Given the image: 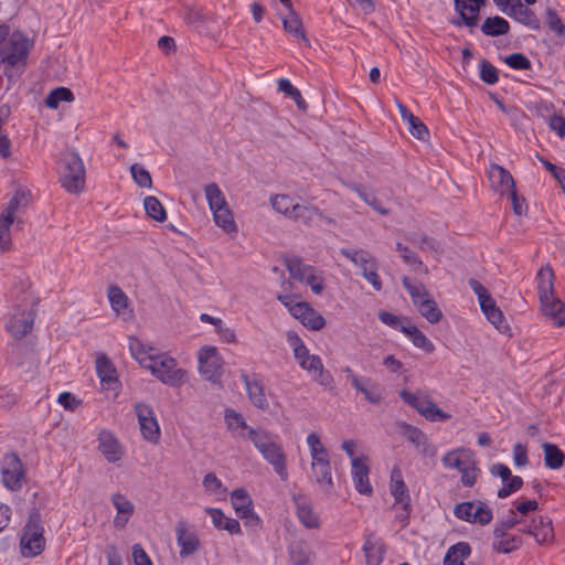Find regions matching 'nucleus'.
<instances>
[{"mask_svg": "<svg viewBox=\"0 0 565 565\" xmlns=\"http://www.w3.org/2000/svg\"><path fill=\"white\" fill-rule=\"evenodd\" d=\"M32 47L33 41L23 32L17 30L9 35L0 47V58L6 76L12 77L25 67Z\"/></svg>", "mask_w": 565, "mask_h": 565, "instance_id": "1", "label": "nucleus"}, {"mask_svg": "<svg viewBox=\"0 0 565 565\" xmlns=\"http://www.w3.org/2000/svg\"><path fill=\"white\" fill-rule=\"evenodd\" d=\"M537 292L542 313L552 320L556 327L565 326V307L561 299L554 295V273L552 268L544 267L537 273Z\"/></svg>", "mask_w": 565, "mask_h": 565, "instance_id": "2", "label": "nucleus"}, {"mask_svg": "<svg viewBox=\"0 0 565 565\" xmlns=\"http://www.w3.org/2000/svg\"><path fill=\"white\" fill-rule=\"evenodd\" d=\"M246 437L250 439L263 458L273 466L280 479L286 481L288 479L286 454L282 447L275 440L274 435L263 428H249V434Z\"/></svg>", "mask_w": 565, "mask_h": 565, "instance_id": "3", "label": "nucleus"}, {"mask_svg": "<svg viewBox=\"0 0 565 565\" xmlns=\"http://www.w3.org/2000/svg\"><path fill=\"white\" fill-rule=\"evenodd\" d=\"M85 167L76 151L65 152L61 160L60 182L68 193H79L85 188Z\"/></svg>", "mask_w": 565, "mask_h": 565, "instance_id": "4", "label": "nucleus"}, {"mask_svg": "<svg viewBox=\"0 0 565 565\" xmlns=\"http://www.w3.org/2000/svg\"><path fill=\"white\" fill-rule=\"evenodd\" d=\"M36 301L31 295H25L23 303L17 306L6 322L7 331L17 340L26 337L33 329L36 317Z\"/></svg>", "mask_w": 565, "mask_h": 565, "instance_id": "5", "label": "nucleus"}, {"mask_svg": "<svg viewBox=\"0 0 565 565\" xmlns=\"http://www.w3.org/2000/svg\"><path fill=\"white\" fill-rule=\"evenodd\" d=\"M143 362L146 363V369L150 370L163 384L178 387L185 382L186 371L177 367L175 359L167 354L153 355L152 358L143 359Z\"/></svg>", "mask_w": 565, "mask_h": 565, "instance_id": "6", "label": "nucleus"}, {"mask_svg": "<svg viewBox=\"0 0 565 565\" xmlns=\"http://www.w3.org/2000/svg\"><path fill=\"white\" fill-rule=\"evenodd\" d=\"M399 397L404 403L415 408L422 416L430 422H444L451 417L450 414L445 413L439 408L431 398L422 391L413 393L407 390H403L399 393Z\"/></svg>", "mask_w": 565, "mask_h": 565, "instance_id": "7", "label": "nucleus"}, {"mask_svg": "<svg viewBox=\"0 0 565 565\" xmlns=\"http://www.w3.org/2000/svg\"><path fill=\"white\" fill-rule=\"evenodd\" d=\"M20 545L22 554L28 557H34L44 550L45 539L39 512L34 511L30 514Z\"/></svg>", "mask_w": 565, "mask_h": 565, "instance_id": "8", "label": "nucleus"}, {"mask_svg": "<svg viewBox=\"0 0 565 565\" xmlns=\"http://www.w3.org/2000/svg\"><path fill=\"white\" fill-rule=\"evenodd\" d=\"M340 253L362 269V276L376 291L382 290L383 284L377 274V262L370 252L365 249L341 248Z\"/></svg>", "mask_w": 565, "mask_h": 565, "instance_id": "9", "label": "nucleus"}, {"mask_svg": "<svg viewBox=\"0 0 565 565\" xmlns=\"http://www.w3.org/2000/svg\"><path fill=\"white\" fill-rule=\"evenodd\" d=\"M454 515L470 523L487 525L492 521V510L483 501H466L456 504Z\"/></svg>", "mask_w": 565, "mask_h": 565, "instance_id": "10", "label": "nucleus"}, {"mask_svg": "<svg viewBox=\"0 0 565 565\" xmlns=\"http://www.w3.org/2000/svg\"><path fill=\"white\" fill-rule=\"evenodd\" d=\"M199 370L202 376L220 383L223 374V359L214 347H203L199 352Z\"/></svg>", "mask_w": 565, "mask_h": 565, "instance_id": "11", "label": "nucleus"}, {"mask_svg": "<svg viewBox=\"0 0 565 565\" xmlns=\"http://www.w3.org/2000/svg\"><path fill=\"white\" fill-rule=\"evenodd\" d=\"M2 483L11 491H19L24 479L23 463L17 454H7L2 459Z\"/></svg>", "mask_w": 565, "mask_h": 565, "instance_id": "12", "label": "nucleus"}, {"mask_svg": "<svg viewBox=\"0 0 565 565\" xmlns=\"http://www.w3.org/2000/svg\"><path fill=\"white\" fill-rule=\"evenodd\" d=\"M135 412L142 437L150 443L157 444L160 438V428L152 408L145 403H137Z\"/></svg>", "mask_w": 565, "mask_h": 565, "instance_id": "13", "label": "nucleus"}, {"mask_svg": "<svg viewBox=\"0 0 565 565\" xmlns=\"http://www.w3.org/2000/svg\"><path fill=\"white\" fill-rule=\"evenodd\" d=\"M231 500L236 514L244 521L246 526H258L259 518L254 513L252 500L243 488L236 489L231 494Z\"/></svg>", "mask_w": 565, "mask_h": 565, "instance_id": "14", "label": "nucleus"}, {"mask_svg": "<svg viewBox=\"0 0 565 565\" xmlns=\"http://www.w3.org/2000/svg\"><path fill=\"white\" fill-rule=\"evenodd\" d=\"M402 435L414 445L418 454L426 457H435L437 449L429 443L426 434L419 428L406 423H399Z\"/></svg>", "mask_w": 565, "mask_h": 565, "instance_id": "15", "label": "nucleus"}, {"mask_svg": "<svg viewBox=\"0 0 565 565\" xmlns=\"http://www.w3.org/2000/svg\"><path fill=\"white\" fill-rule=\"evenodd\" d=\"M177 542L180 545V556L186 557L199 551L201 543L196 532L185 520H179L175 524Z\"/></svg>", "mask_w": 565, "mask_h": 565, "instance_id": "16", "label": "nucleus"}, {"mask_svg": "<svg viewBox=\"0 0 565 565\" xmlns=\"http://www.w3.org/2000/svg\"><path fill=\"white\" fill-rule=\"evenodd\" d=\"M299 365L302 370L311 373L312 379L320 385L332 388L333 377L328 370H324L320 356L310 354L305 360H301Z\"/></svg>", "mask_w": 565, "mask_h": 565, "instance_id": "17", "label": "nucleus"}, {"mask_svg": "<svg viewBox=\"0 0 565 565\" xmlns=\"http://www.w3.org/2000/svg\"><path fill=\"white\" fill-rule=\"evenodd\" d=\"M390 490L391 494L395 499V503H401L403 505L406 519L411 510V498L408 489L403 480L402 471L398 467H394L391 471Z\"/></svg>", "mask_w": 565, "mask_h": 565, "instance_id": "18", "label": "nucleus"}, {"mask_svg": "<svg viewBox=\"0 0 565 565\" xmlns=\"http://www.w3.org/2000/svg\"><path fill=\"white\" fill-rule=\"evenodd\" d=\"M310 470V478L321 488L326 494L331 493L333 489V479L330 459L311 461Z\"/></svg>", "mask_w": 565, "mask_h": 565, "instance_id": "19", "label": "nucleus"}, {"mask_svg": "<svg viewBox=\"0 0 565 565\" xmlns=\"http://www.w3.org/2000/svg\"><path fill=\"white\" fill-rule=\"evenodd\" d=\"M366 457L352 459V479L358 492L370 495L373 489L369 481V466L366 465Z\"/></svg>", "mask_w": 565, "mask_h": 565, "instance_id": "20", "label": "nucleus"}, {"mask_svg": "<svg viewBox=\"0 0 565 565\" xmlns=\"http://www.w3.org/2000/svg\"><path fill=\"white\" fill-rule=\"evenodd\" d=\"M489 180L491 188L502 195L515 188V183L511 173L497 163L490 164Z\"/></svg>", "mask_w": 565, "mask_h": 565, "instance_id": "21", "label": "nucleus"}, {"mask_svg": "<svg viewBox=\"0 0 565 565\" xmlns=\"http://www.w3.org/2000/svg\"><path fill=\"white\" fill-rule=\"evenodd\" d=\"M504 13L532 30L541 29L540 19L536 17L534 11L524 6L520 0L512 3Z\"/></svg>", "mask_w": 565, "mask_h": 565, "instance_id": "22", "label": "nucleus"}, {"mask_svg": "<svg viewBox=\"0 0 565 565\" xmlns=\"http://www.w3.org/2000/svg\"><path fill=\"white\" fill-rule=\"evenodd\" d=\"M482 313L487 320L495 327L497 330L504 333L509 330V326L505 322L504 316L501 309L497 306L495 300L492 296L483 299L479 302Z\"/></svg>", "mask_w": 565, "mask_h": 565, "instance_id": "23", "label": "nucleus"}, {"mask_svg": "<svg viewBox=\"0 0 565 565\" xmlns=\"http://www.w3.org/2000/svg\"><path fill=\"white\" fill-rule=\"evenodd\" d=\"M295 312L297 313L295 318L309 330L318 331L326 326V319L308 302H303V306L296 308Z\"/></svg>", "mask_w": 565, "mask_h": 565, "instance_id": "24", "label": "nucleus"}, {"mask_svg": "<svg viewBox=\"0 0 565 565\" xmlns=\"http://www.w3.org/2000/svg\"><path fill=\"white\" fill-rule=\"evenodd\" d=\"M316 218L324 220L329 224L333 223V218L326 216L317 206L303 205L299 203L296 206V211L291 217L292 221L299 222L306 226H311Z\"/></svg>", "mask_w": 565, "mask_h": 565, "instance_id": "25", "label": "nucleus"}, {"mask_svg": "<svg viewBox=\"0 0 565 565\" xmlns=\"http://www.w3.org/2000/svg\"><path fill=\"white\" fill-rule=\"evenodd\" d=\"M98 449L109 462L118 461L122 456L118 440L109 433L103 430L98 437Z\"/></svg>", "mask_w": 565, "mask_h": 565, "instance_id": "26", "label": "nucleus"}, {"mask_svg": "<svg viewBox=\"0 0 565 565\" xmlns=\"http://www.w3.org/2000/svg\"><path fill=\"white\" fill-rule=\"evenodd\" d=\"M294 501L296 503L297 509V516L299 521L307 527V529H317L319 527L320 520L318 514H316L312 511L311 505L307 501V499L303 495H295Z\"/></svg>", "mask_w": 565, "mask_h": 565, "instance_id": "27", "label": "nucleus"}, {"mask_svg": "<svg viewBox=\"0 0 565 565\" xmlns=\"http://www.w3.org/2000/svg\"><path fill=\"white\" fill-rule=\"evenodd\" d=\"M443 463L447 468H454L458 471H462L468 469V467L472 466L475 458L472 454L465 449H458L447 452L443 459Z\"/></svg>", "mask_w": 565, "mask_h": 565, "instance_id": "28", "label": "nucleus"}, {"mask_svg": "<svg viewBox=\"0 0 565 565\" xmlns=\"http://www.w3.org/2000/svg\"><path fill=\"white\" fill-rule=\"evenodd\" d=\"M242 379L252 404L257 408L266 409L268 407V402L263 384L257 380H250L247 374H243Z\"/></svg>", "mask_w": 565, "mask_h": 565, "instance_id": "29", "label": "nucleus"}, {"mask_svg": "<svg viewBox=\"0 0 565 565\" xmlns=\"http://www.w3.org/2000/svg\"><path fill=\"white\" fill-rule=\"evenodd\" d=\"M30 202V192L24 190H19L11 198L7 206L2 210L0 214V218H4V221L13 224L15 213L18 212L20 206H26Z\"/></svg>", "mask_w": 565, "mask_h": 565, "instance_id": "30", "label": "nucleus"}, {"mask_svg": "<svg viewBox=\"0 0 565 565\" xmlns=\"http://www.w3.org/2000/svg\"><path fill=\"white\" fill-rule=\"evenodd\" d=\"M96 371L102 384H107L110 387L113 383L117 382L116 369L106 354L102 353L96 358Z\"/></svg>", "mask_w": 565, "mask_h": 565, "instance_id": "31", "label": "nucleus"}, {"mask_svg": "<svg viewBox=\"0 0 565 565\" xmlns=\"http://www.w3.org/2000/svg\"><path fill=\"white\" fill-rule=\"evenodd\" d=\"M358 392L362 393L364 397L372 404H379L382 401V395L377 390V385L369 377H353L351 384Z\"/></svg>", "mask_w": 565, "mask_h": 565, "instance_id": "32", "label": "nucleus"}, {"mask_svg": "<svg viewBox=\"0 0 565 565\" xmlns=\"http://www.w3.org/2000/svg\"><path fill=\"white\" fill-rule=\"evenodd\" d=\"M470 554V545L467 542H459L448 548L444 558V565H465L463 561Z\"/></svg>", "mask_w": 565, "mask_h": 565, "instance_id": "33", "label": "nucleus"}, {"mask_svg": "<svg viewBox=\"0 0 565 565\" xmlns=\"http://www.w3.org/2000/svg\"><path fill=\"white\" fill-rule=\"evenodd\" d=\"M533 530L532 536H534L535 541L540 544L550 541L553 535V525L552 520L544 516H537L532 519Z\"/></svg>", "mask_w": 565, "mask_h": 565, "instance_id": "34", "label": "nucleus"}, {"mask_svg": "<svg viewBox=\"0 0 565 565\" xmlns=\"http://www.w3.org/2000/svg\"><path fill=\"white\" fill-rule=\"evenodd\" d=\"M414 306L417 308L418 312L430 323H437L443 318L441 310L438 308L437 302L430 295Z\"/></svg>", "mask_w": 565, "mask_h": 565, "instance_id": "35", "label": "nucleus"}, {"mask_svg": "<svg viewBox=\"0 0 565 565\" xmlns=\"http://www.w3.org/2000/svg\"><path fill=\"white\" fill-rule=\"evenodd\" d=\"M288 554L292 565H308L310 562L309 546L305 541L290 543Z\"/></svg>", "mask_w": 565, "mask_h": 565, "instance_id": "36", "label": "nucleus"}, {"mask_svg": "<svg viewBox=\"0 0 565 565\" xmlns=\"http://www.w3.org/2000/svg\"><path fill=\"white\" fill-rule=\"evenodd\" d=\"M367 565H381L385 554V545L377 540L367 539L363 547Z\"/></svg>", "mask_w": 565, "mask_h": 565, "instance_id": "37", "label": "nucleus"}, {"mask_svg": "<svg viewBox=\"0 0 565 565\" xmlns=\"http://www.w3.org/2000/svg\"><path fill=\"white\" fill-rule=\"evenodd\" d=\"M542 448L544 451V462L547 468L556 470L564 465L565 455L556 445L544 443Z\"/></svg>", "mask_w": 565, "mask_h": 565, "instance_id": "38", "label": "nucleus"}, {"mask_svg": "<svg viewBox=\"0 0 565 565\" xmlns=\"http://www.w3.org/2000/svg\"><path fill=\"white\" fill-rule=\"evenodd\" d=\"M282 26L286 32L295 36H300L306 43V45H310V42L306 36V33L302 28V21L295 10L289 11V14L282 19Z\"/></svg>", "mask_w": 565, "mask_h": 565, "instance_id": "39", "label": "nucleus"}, {"mask_svg": "<svg viewBox=\"0 0 565 565\" xmlns=\"http://www.w3.org/2000/svg\"><path fill=\"white\" fill-rule=\"evenodd\" d=\"M510 30V24L501 17L487 18L481 25V31L488 36H499L507 34Z\"/></svg>", "mask_w": 565, "mask_h": 565, "instance_id": "40", "label": "nucleus"}, {"mask_svg": "<svg viewBox=\"0 0 565 565\" xmlns=\"http://www.w3.org/2000/svg\"><path fill=\"white\" fill-rule=\"evenodd\" d=\"M270 203L276 212L285 215L290 220L294 215V212L296 211V206L298 205V203H296L295 200L287 194L273 195L270 198Z\"/></svg>", "mask_w": 565, "mask_h": 565, "instance_id": "41", "label": "nucleus"}, {"mask_svg": "<svg viewBox=\"0 0 565 565\" xmlns=\"http://www.w3.org/2000/svg\"><path fill=\"white\" fill-rule=\"evenodd\" d=\"M347 188L358 193V195L377 213L387 215L390 211L381 205V202L373 192L366 191L362 185L355 183H344Z\"/></svg>", "mask_w": 565, "mask_h": 565, "instance_id": "42", "label": "nucleus"}, {"mask_svg": "<svg viewBox=\"0 0 565 565\" xmlns=\"http://www.w3.org/2000/svg\"><path fill=\"white\" fill-rule=\"evenodd\" d=\"M204 192L212 212L228 205L223 192L215 182L206 184Z\"/></svg>", "mask_w": 565, "mask_h": 565, "instance_id": "43", "label": "nucleus"}, {"mask_svg": "<svg viewBox=\"0 0 565 565\" xmlns=\"http://www.w3.org/2000/svg\"><path fill=\"white\" fill-rule=\"evenodd\" d=\"M108 300L110 302L111 309L116 313H122L125 309L128 307V297L122 291L120 287L117 285H110L107 290Z\"/></svg>", "mask_w": 565, "mask_h": 565, "instance_id": "44", "label": "nucleus"}, {"mask_svg": "<svg viewBox=\"0 0 565 565\" xmlns=\"http://www.w3.org/2000/svg\"><path fill=\"white\" fill-rule=\"evenodd\" d=\"M286 267L294 279L305 281L313 268L302 263L298 257H290L285 260Z\"/></svg>", "mask_w": 565, "mask_h": 565, "instance_id": "45", "label": "nucleus"}, {"mask_svg": "<svg viewBox=\"0 0 565 565\" xmlns=\"http://www.w3.org/2000/svg\"><path fill=\"white\" fill-rule=\"evenodd\" d=\"M214 221L217 226L222 227L225 232H236L237 227L234 221V216L228 205L212 212Z\"/></svg>", "mask_w": 565, "mask_h": 565, "instance_id": "46", "label": "nucleus"}, {"mask_svg": "<svg viewBox=\"0 0 565 565\" xmlns=\"http://www.w3.org/2000/svg\"><path fill=\"white\" fill-rule=\"evenodd\" d=\"M143 206L146 214L157 222H163L167 218L166 209L162 203L152 195L145 198Z\"/></svg>", "mask_w": 565, "mask_h": 565, "instance_id": "47", "label": "nucleus"}, {"mask_svg": "<svg viewBox=\"0 0 565 565\" xmlns=\"http://www.w3.org/2000/svg\"><path fill=\"white\" fill-rule=\"evenodd\" d=\"M277 84L278 89L286 94L287 96H289L290 98H292L300 110H307L308 104L302 98L300 90L296 88L288 79L280 78Z\"/></svg>", "mask_w": 565, "mask_h": 565, "instance_id": "48", "label": "nucleus"}, {"mask_svg": "<svg viewBox=\"0 0 565 565\" xmlns=\"http://www.w3.org/2000/svg\"><path fill=\"white\" fill-rule=\"evenodd\" d=\"M402 284L404 288L408 291L414 305H416L417 302L422 301L423 299L430 295L424 284H414L407 276H404L402 278Z\"/></svg>", "mask_w": 565, "mask_h": 565, "instance_id": "49", "label": "nucleus"}, {"mask_svg": "<svg viewBox=\"0 0 565 565\" xmlns=\"http://www.w3.org/2000/svg\"><path fill=\"white\" fill-rule=\"evenodd\" d=\"M74 94L67 87H57L53 89L45 99V105L49 108L55 109L58 107L61 102H73Z\"/></svg>", "mask_w": 565, "mask_h": 565, "instance_id": "50", "label": "nucleus"}, {"mask_svg": "<svg viewBox=\"0 0 565 565\" xmlns=\"http://www.w3.org/2000/svg\"><path fill=\"white\" fill-rule=\"evenodd\" d=\"M522 544V540L515 535L499 536V539H494L493 550L498 553H510L512 551L518 550Z\"/></svg>", "mask_w": 565, "mask_h": 565, "instance_id": "51", "label": "nucleus"}, {"mask_svg": "<svg viewBox=\"0 0 565 565\" xmlns=\"http://www.w3.org/2000/svg\"><path fill=\"white\" fill-rule=\"evenodd\" d=\"M483 4L484 3H469L467 13L461 12V20L452 21V23L457 26H461L462 24L467 25L468 28L476 26L479 21L480 9Z\"/></svg>", "mask_w": 565, "mask_h": 565, "instance_id": "52", "label": "nucleus"}, {"mask_svg": "<svg viewBox=\"0 0 565 565\" xmlns=\"http://www.w3.org/2000/svg\"><path fill=\"white\" fill-rule=\"evenodd\" d=\"M286 337L289 345L292 348L294 355L298 363L310 355L309 350L305 345L303 341L295 331H288Z\"/></svg>", "mask_w": 565, "mask_h": 565, "instance_id": "53", "label": "nucleus"}, {"mask_svg": "<svg viewBox=\"0 0 565 565\" xmlns=\"http://www.w3.org/2000/svg\"><path fill=\"white\" fill-rule=\"evenodd\" d=\"M545 22L551 31L557 36L565 38V24L555 9L548 7L545 10Z\"/></svg>", "mask_w": 565, "mask_h": 565, "instance_id": "54", "label": "nucleus"}, {"mask_svg": "<svg viewBox=\"0 0 565 565\" xmlns=\"http://www.w3.org/2000/svg\"><path fill=\"white\" fill-rule=\"evenodd\" d=\"M521 519L518 518L516 512L514 510H510L505 520L498 522L493 529L494 539H499V536H504V534L514 527L518 524H521Z\"/></svg>", "mask_w": 565, "mask_h": 565, "instance_id": "55", "label": "nucleus"}, {"mask_svg": "<svg viewBox=\"0 0 565 565\" xmlns=\"http://www.w3.org/2000/svg\"><path fill=\"white\" fill-rule=\"evenodd\" d=\"M130 173L134 179V181L140 186V188H151L152 186V179L148 170H146L142 166L138 163H134L130 167Z\"/></svg>", "mask_w": 565, "mask_h": 565, "instance_id": "56", "label": "nucleus"}, {"mask_svg": "<svg viewBox=\"0 0 565 565\" xmlns=\"http://www.w3.org/2000/svg\"><path fill=\"white\" fill-rule=\"evenodd\" d=\"M111 503L116 508L117 514L131 516L135 512V507L132 502L121 493L113 494Z\"/></svg>", "mask_w": 565, "mask_h": 565, "instance_id": "57", "label": "nucleus"}, {"mask_svg": "<svg viewBox=\"0 0 565 565\" xmlns=\"http://www.w3.org/2000/svg\"><path fill=\"white\" fill-rule=\"evenodd\" d=\"M504 63L513 70L526 71L530 70L531 61L523 53H512L504 57Z\"/></svg>", "mask_w": 565, "mask_h": 565, "instance_id": "58", "label": "nucleus"}, {"mask_svg": "<svg viewBox=\"0 0 565 565\" xmlns=\"http://www.w3.org/2000/svg\"><path fill=\"white\" fill-rule=\"evenodd\" d=\"M225 422L227 424L228 429L243 428L247 430V435L249 434V426L247 425L245 418L234 409L227 408L225 409Z\"/></svg>", "mask_w": 565, "mask_h": 565, "instance_id": "59", "label": "nucleus"}, {"mask_svg": "<svg viewBox=\"0 0 565 565\" xmlns=\"http://www.w3.org/2000/svg\"><path fill=\"white\" fill-rule=\"evenodd\" d=\"M480 77L484 83H487L489 85H493L499 79V72L489 61L481 60Z\"/></svg>", "mask_w": 565, "mask_h": 565, "instance_id": "60", "label": "nucleus"}, {"mask_svg": "<svg viewBox=\"0 0 565 565\" xmlns=\"http://www.w3.org/2000/svg\"><path fill=\"white\" fill-rule=\"evenodd\" d=\"M11 223L4 221V218H0V253H6L12 247V238H11Z\"/></svg>", "mask_w": 565, "mask_h": 565, "instance_id": "61", "label": "nucleus"}, {"mask_svg": "<svg viewBox=\"0 0 565 565\" xmlns=\"http://www.w3.org/2000/svg\"><path fill=\"white\" fill-rule=\"evenodd\" d=\"M503 482V487L498 491V497L501 499L509 497L513 492H516L523 486V479L519 476H512Z\"/></svg>", "mask_w": 565, "mask_h": 565, "instance_id": "62", "label": "nucleus"}, {"mask_svg": "<svg viewBox=\"0 0 565 565\" xmlns=\"http://www.w3.org/2000/svg\"><path fill=\"white\" fill-rule=\"evenodd\" d=\"M129 348L132 356L140 363L141 366L146 367L143 359L152 358L153 355L149 354L146 350V347L136 338L130 339Z\"/></svg>", "mask_w": 565, "mask_h": 565, "instance_id": "63", "label": "nucleus"}, {"mask_svg": "<svg viewBox=\"0 0 565 565\" xmlns=\"http://www.w3.org/2000/svg\"><path fill=\"white\" fill-rule=\"evenodd\" d=\"M399 256L404 260V263L412 266L414 269H422V271L425 275H427L429 273L428 268L423 265V262L416 255V253L413 252L412 249H409L408 247H407V252L402 253Z\"/></svg>", "mask_w": 565, "mask_h": 565, "instance_id": "64", "label": "nucleus"}]
</instances>
